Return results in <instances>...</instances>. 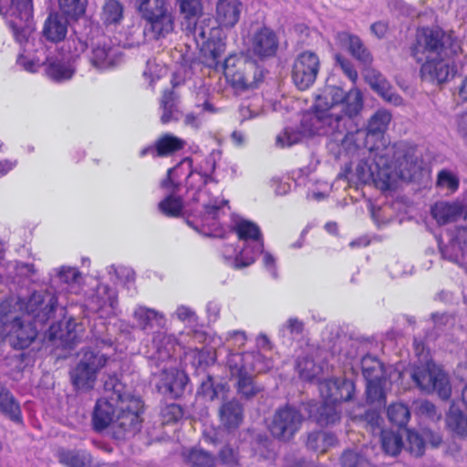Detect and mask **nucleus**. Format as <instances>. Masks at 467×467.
Returning a JSON list of instances; mask_svg holds the SVG:
<instances>
[{
    "label": "nucleus",
    "mask_w": 467,
    "mask_h": 467,
    "mask_svg": "<svg viewBox=\"0 0 467 467\" xmlns=\"http://www.w3.org/2000/svg\"><path fill=\"white\" fill-rule=\"evenodd\" d=\"M220 420L228 431L237 429L244 420L243 405L235 399L228 400L220 408Z\"/></svg>",
    "instance_id": "393cba45"
},
{
    "label": "nucleus",
    "mask_w": 467,
    "mask_h": 467,
    "mask_svg": "<svg viewBox=\"0 0 467 467\" xmlns=\"http://www.w3.org/2000/svg\"><path fill=\"white\" fill-rule=\"evenodd\" d=\"M360 420L365 424L366 428L373 433L382 431L380 429L382 419L377 410H367L360 418Z\"/></svg>",
    "instance_id": "69168bd1"
},
{
    "label": "nucleus",
    "mask_w": 467,
    "mask_h": 467,
    "mask_svg": "<svg viewBox=\"0 0 467 467\" xmlns=\"http://www.w3.org/2000/svg\"><path fill=\"white\" fill-rule=\"evenodd\" d=\"M89 60L92 66L99 69H109L122 62L123 53L119 46L114 45L108 37L102 36L96 43H92Z\"/></svg>",
    "instance_id": "2eb2a0df"
},
{
    "label": "nucleus",
    "mask_w": 467,
    "mask_h": 467,
    "mask_svg": "<svg viewBox=\"0 0 467 467\" xmlns=\"http://www.w3.org/2000/svg\"><path fill=\"white\" fill-rule=\"evenodd\" d=\"M187 461L192 467H213L216 459L210 452L194 448L189 451Z\"/></svg>",
    "instance_id": "3c124183"
},
{
    "label": "nucleus",
    "mask_w": 467,
    "mask_h": 467,
    "mask_svg": "<svg viewBox=\"0 0 467 467\" xmlns=\"http://www.w3.org/2000/svg\"><path fill=\"white\" fill-rule=\"evenodd\" d=\"M337 443V438L334 434L326 431L311 432L307 436L306 447L309 450L325 452L329 447Z\"/></svg>",
    "instance_id": "72a5a7b5"
},
{
    "label": "nucleus",
    "mask_w": 467,
    "mask_h": 467,
    "mask_svg": "<svg viewBox=\"0 0 467 467\" xmlns=\"http://www.w3.org/2000/svg\"><path fill=\"white\" fill-rule=\"evenodd\" d=\"M341 379H328L319 382L318 389L324 401L337 403L339 380Z\"/></svg>",
    "instance_id": "603ef678"
},
{
    "label": "nucleus",
    "mask_w": 467,
    "mask_h": 467,
    "mask_svg": "<svg viewBox=\"0 0 467 467\" xmlns=\"http://www.w3.org/2000/svg\"><path fill=\"white\" fill-rule=\"evenodd\" d=\"M157 156L163 157L171 155L182 149L185 145V141L172 134L166 133L160 137L156 141Z\"/></svg>",
    "instance_id": "e433bc0d"
},
{
    "label": "nucleus",
    "mask_w": 467,
    "mask_h": 467,
    "mask_svg": "<svg viewBox=\"0 0 467 467\" xmlns=\"http://www.w3.org/2000/svg\"><path fill=\"white\" fill-rule=\"evenodd\" d=\"M365 78L372 89L377 91L385 99L389 100L391 99L389 96V84L379 72L374 69H368L365 74Z\"/></svg>",
    "instance_id": "de8ad7c7"
},
{
    "label": "nucleus",
    "mask_w": 467,
    "mask_h": 467,
    "mask_svg": "<svg viewBox=\"0 0 467 467\" xmlns=\"http://www.w3.org/2000/svg\"><path fill=\"white\" fill-rule=\"evenodd\" d=\"M133 317L137 322V327L142 330L152 327V322L162 320L163 316L154 309L139 306L134 310Z\"/></svg>",
    "instance_id": "37998d69"
},
{
    "label": "nucleus",
    "mask_w": 467,
    "mask_h": 467,
    "mask_svg": "<svg viewBox=\"0 0 467 467\" xmlns=\"http://www.w3.org/2000/svg\"><path fill=\"white\" fill-rule=\"evenodd\" d=\"M448 428L461 437H467V415L460 409L451 406L446 416Z\"/></svg>",
    "instance_id": "c9c22d12"
},
{
    "label": "nucleus",
    "mask_w": 467,
    "mask_h": 467,
    "mask_svg": "<svg viewBox=\"0 0 467 467\" xmlns=\"http://www.w3.org/2000/svg\"><path fill=\"white\" fill-rule=\"evenodd\" d=\"M253 356V361L250 363V373L252 371L256 373H264L273 368L274 362L271 358H265L260 352H250Z\"/></svg>",
    "instance_id": "680f3d73"
},
{
    "label": "nucleus",
    "mask_w": 467,
    "mask_h": 467,
    "mask_svg": "<svg viewBox=\"0 0 467 467\" xmlns=\"http://www.w3.org/2000/svg\"><path fill=\"white\" fill-rule=\"evenodd\" d=\"M340 419V412L337 408V403L324 401L319 406L316 415V421L320 426H328L335 424Z\"/></svg>",
    "instance_id": "58836bf2"
},
{
    "label": "nucleus",
    "mask_w": 467,
    "mask_h": 467,
    "mask_svg": "<svg viewBox=\"0 0 467 467\" xmlns=\"http://www.w3.org/2000/svg\"><path fill=\"white\" fill-rule=\"evenodd\" d=\"M58 4L66 16L78 18L85 13L87 0H58Z\"/></svg>",
    "instance_id": "864d4df0"
},
{
    "label": "nucleus",
    "mask_w": 467,
    "mask_h": 467,
    "mask_svg": "<svg viewBox=\"0 0 467 467\" xmlns=\"http://www.w3.org/2000/svg\"><path fill=\"white\" fill-rule=\"evenodd\" d=\"M56 456L59 463L66 467H90L91 457L83 450L59 448Z\"/></svg>",
    "instance_id": "c85d7f7f"
},
{
    "label": "nucleus",
    "mask_w": 467,
    "mask_h": 467,
    "mask_svg": "<svg viewBox=\"0 0 467 467\" xmlns=\"http://www.w3.org/2000/svg\"><path fill=\"white\" fill-rule=\"evenodd\" d=\"M45 64L47 76L57 82L70 79L75 72L68 62L58 58H47Z\"/></svg>",
    "instance_id": "2f4dec72"
},
{
    "label": "nucleus",
    "mask_w": 467,
    "mask_h": 467,
    "mask_svg": "<svg viewBox=\"0 0 467 467\" xmlns=\"http://www.w3.org/2000/svg\"><path fill=\"white\" fill-rule=\"evenodd\" d=\"M336 40L342 47L348 48L349 53L360 63L364 65L372 63L373 57L371 53L358 36L342 31L337 33Z\"/></svg>",
    "instance_id": "412c9836"
},
{
    "label": "nucleus",
    "mask_w": 467,
    "mask_h": 467,
    "mask_svg": "<svg viewBox=\"0 0 467 467\" xmlns=\"http://www.w3.org/2000/svg\"><path fill=\"white\" fill-rule=\"evenodd\" d=\"M449 57L440 56V57L424 61L420 67L421 78L436 84L446 82L451 76H453V70L448 60Z\"/></svg>",
    "instance_id": "a211bd4d"
},
{
    "label": "nucleus",
    "mask_w": 467,
    "mask_h": 467,
    "mask_svg": "<svg viewBox=\"0 0 467 467\" xmlns=\"http://www.w3.org/2000/svg\"><path fill=\"white\" fill-rule=\"evenodd\" d=\"M387 415L390 422L398 427H404L410 418L409 408L403 403L391 404L387 410Z\"/></svg>",
    "instance_id": "09e8293b"
},
{
    "label": "nucleus",
    "mask_w": 467,
    "mask_h": 467,
    "mask_svg": "<svg viewBox=\"0 0 467 467\" xmlns=\"http://www.w3.org/2000/svg\"><path fill=\"white\" fill-rule=\"evenodd\" d=\"M279 47V39L274 30L267 26L256 29L250 37V49L260 58L274 57Z\"/></svg>",
    "instance_id": "f3484780"
},
{
    "label": "nucleus",
    "mask_w": 467,
    "mask_h": 467,
    "mask_svg": "<svg viewBox=\"0 0 467 467\" xmlns=\"http://www.w3.org/2000/svg\"><path fill=\"white\" fill-rule=\"evenodd\" d=\"M302 133L305 135L310 136L309 134L304 132L303 128L301 127V131L295 130L290 128H285L282 133L277 135L276 137V144L280 147H290L294 144L298 143L301 140Z\"/></svg>",
    "instance_id": "13d9d810"
},
{
    "label": "nucleus",
    "mask_w": 467,
    "mask_h": 467,
    "mask_svg": "<svg viewBox=\"0 0 467 467\" xmlns=\"http://www.w3.org/2000/svg\"><path fill=\"white\" fill-rule=\"evenodd\" d=\"M440 251L444 259L459 265H464L467 262V251H463L461 245L455 241L450 242L445 246H441Z\"/></svg>",
    "instance_id": "a18cd8bd"
},
{
    "label": "nucleus",
    "mask_w": 467,
    "mask_h": 467,
    "mask_svg": "<svg viewBox=\"0 0 467 467\" xmlns=\"http://www.w3.org/2000/svg\"><path fill=\"white\" fill-rule=\"evenodd\" d=\"M380 434L381 448L385 454L397 456L403 447L402 437L400 434L389 431H380Z\"/></svg>",
    "instance_id": "ea45409f"
},
{
    "label": "nucleus",
    "mask_w": 467,
    "mask_h": 467,
    "mask_svg": "<svg viewBox=\"0 0 467 467\" xmlns=\"http://www.w3.org/2000/svg\"><path fill=\"white\" fill-rule=\"evenodd\" d=\"M57 278L66 284H78L81 278L78 269L73 267H61L57 272Z\"/></svg>",
    "instance_id": "774afa93"
},
{
    "label": "nucleus",
    "mask_w": 467,
    "mask_h": 467,
    "mask_svg": "<svg viewBox=\"0 0 467 467\" xmlns=\"http://www.w3.org/2000/svg\"><path fill=\"white\" fill-rule=\"evenodd\" d=\"M223 67L226 78L237 90L254 88L262 78L256 63L244 56L231 55L225 57Z\"/></svg>",
    "instance_id": "0eeeda50"
},
{
    "label": "nucleus",
    "mask_w": 467,
    "mask_h": 467,
    "mask_svg": "<svg viewBox=\"0 0 467 467\" xmlns=\"http://www.w3.org/2000/svg\"><path fill=\"white\" fill-rule=\"evenodd\" d=\"M234 230L238 234L239 239L244 241L251 240L255 243L251 255H248L247 248H244L240 254L236 256L234 267L242 268L252 265L255 260V256L263 253L264 244L260 229L258 225L253 222L241 220L236 223Z\"/></svg>",
    "instance_id": "ddd939ff"
},
{
    "label": "nucleus",
    "mask_w": 467,
    "mask_h": 467,
    "mask_svg": "<svg viewBox=\"0 0 467 467\" xmlns=\"http://www.w3.org/2000/svg\"><path fill=\"white\" fill-rule=\"evenodd\" d=\"M391 120V115L388 110L379 109L375 112L368 123V133L378 135L383 133Z\"/></svg>",
    "instance_id": "c03bdc74"
},
{
    "label": "nucleus",
    "mask_w": 467,
    "mask_h": 467,
    "mask_svg": "<svg viewBox=\"0 0 467 467\" xmlns=\"http://www.w3.org/2000/svg\"><path fill=\"white\" fill-rule=\"evenodd\" d=\"M181 14L184 18L190 20L196 18L202 13V5L201 0H176Z\"/></svg>",
    "instance_id": "6e6d98bb"
},
{
    "label": "nucleus",
    "mask_w": 467,
    "mask_h": 467,
    "mask_svg": "<svg viewBox=\"0 0 467 467\" xmlns=\"http://www.w3.org/2000/svg\"><path fill=\"white\" fill-rule=\"evenodd\" d=\"M138 11L146 21V30L154 39L165 37L174 29V17L167 0H136Z\"/></svg>",
    "instance_id": "39448f33"
},
{
    "label": "nucleus",
    "mask_w": 467,
    "mask_h": 467,
    "mask_svg": "<svg viewBox=\"0 0 467 467\" xmlns=\"http://www.w3.org/2000/svg\"><path fill=\"white\" fill-rule=\"evenodd\" d=\"M320 67L317 55L312 51L300 53L294 61L292 79L300 90L307 89L317 79Z\"/></svg>",
    "instance_id": "f8f14e48"
},
{
    "label": "nucleus",
    "mask_w": 467,
    "mask_h": 467,
    "mask_svg": "<svg viewBox=\"0 0 467 467\" xmlns=\"http://www.w3.org/2000/svg\"><path fill=\"white\" fill-rule=\"evenodd\" d=\"M355 391V385L353 381L341 379L339 380V388L337 393V403L342 401H348L352 399V395Z\"/></svg>",
    "instance_id": "338daca9"
},
{
    "label": "nucleus",
    "mask_w": 467,
    "mask_h": 467,
    "mask_svg": "<svg viewBox=\"0 0 467 467\" xmlns=\"http://www.w3.org/2000/svg\"><path fill=\"white\" fill-rule=\"evenodd\" d=\"M420 169L415 148L398 142L375 152L370 163L359 161L356 176L362 183H373L381 191H387L393 189L399 180H412Z\"/></svg>",
    "instance_id": "f03ea898"
},
{
    "label": "nucleus",
    "mask_w": 467,
    "mask_h": 467,
    "mask_svg": "<svg viewBox=\"0 0 467 467\" xmlns=\"http://www.w3.org/2000/svg\"><path fill=\"white\" fill-rule=\"evenodd\" d=\"M372 451L373 448L368 445L360 449L346 450L340 460L342 467H374Z\"/></svg>",
    "instance_id": "cd10ccee"
},
{
    "label": "nucleus",
    "mask_w": 467,
    "mask_h": 467,
    "mask_svg": "<svg viewBox=\"0 0 467 467\" xmlns=\"http://www.w3.org/2000/svg\"><path fill=\"white\" fill-rule=\"evenodd\" d=\"M459 178L448 170H441L437 175V186L441 189L454 192L459 188Z\"/></svg>",
    "instance_id": "4d7b16f0"
},
{
    "label": "nucleus",
    "mask_w": 467,
    "mask_h": 467,
    "mask_svg": "<svg viewBox=\"0 0 467 467\" xmlns=\"http://www.w3.org/2000/svg\"><path fill=\"white\" fill-rule=\"evenodd\" d=\"M91 304L96 311L102 310L108 306L114 310L118 306L117 293L108 285L99 284L91 297Z\"/></svg>",
    "instance_id": "c756f323"
},
{
    "label": "nucleus",
    "mask_w": 467,
    "mask_h": 467,
    "mask_svg": "<svg viewBox=\"0 0 467 467\" xmlns=\"http://www.w3.org/2000/svg\"><path fill=\"white\" fill-rule=\"evenodd\" d=\"M363 108L362 94L357 88L346 93L341 88L329 86L317 96L313 110L304 114L302 128L309 135L326 136L343 142L358 130L355 118Z\"/></svg>",
    "instance_id": "f257e3e1"
},
{
    "label": "nucleus",
    "mask_w": 467,
    "mask_h": 467,
    "mask_svg": "<svg viewBox=\"0 0 467 467\" xmlns=\"http://www.w3.org/2000/svg\"><path fill=\"white\" fill-rule=\"evenodd\" d=\"M305 420L306 418L298 408L285 404L275 410L269 420L267 428L275 439L288 442L301 430Z\"/></svg>",
    "instance_id": "6e6552de"
},
{
    "label": "nucleus",
    "mask_w": 467,
    "mask_h": 467,
    "mask_svg": "<svg viewBox=\"0 0 467 467\" xmlns=\"http://www.w3.org/2000/svg\"><path fill=\"white\" fill-rule=\"evenodd\" d=\"M183 415L180 405L171 403L163 406L161 410V417L163 424L177 422Z\"/></svg>",
    "instance_id": "bf43d9fd"
},
{
    "label": "nucleus",
    "mask_w": 467,
    "mask_h": 467,
    "mask_svg": "<svg viewBox=\"0 0 467 467\" xmlns=\"http://www.w3.org/2000/svg\"><path fill=\"white\" fill-rule=\"evenodd\" d=\"M123 17V6L118 0H105L101 19L106 25L119 24Z\"/></svg>",
    "instance_id": "a19ab883"
},
{
    "label": "nucleus",
    "mask_w": 467,
    "mask_h": 467,
    "mask_svg": "<svg viewBox=\"0 0 467 467\" xmlns=\"http://www.w3.org/2000/svg\"><path fill=\"white\" fill-rule=\"evenodd\" d=\"M162 110L161 122L167 124L171 121H178L182 112L180 109V96L174 90H164L160 101Z\"/></svg>",
    "instance_id": "a878e982"
},
{
    "label": "nucleus",
    "mask_w": 467,
    "mask_h": 467,
    "mask_svg": "<svg viewBox=\"0 0 467 467\" xmlns=\"http://www.w3.org/2000/svg\"><path fill=\"white\" fill-rule=\"evenodd\" d=\"M227 385L223 383H216L212 376L208 375L206 379L203 380L200 387V392L207 397L209 400H213L219 398L221 392L226 390Z\"/></svg>",
    "instance_id": "5fc2aeb1"
},
{
    "label": "nucleus",
    "mask_w": 467,
    "mask_h": 467,
    "mask_svg": "<svg viewBox=\"0 0 467 467\" xmlns=\"http://www.w3.org/2000/svg\"><path fill=\"white\" fill-rule=\"evenodd\" d=\"M142 412L143 402L140 398L132 397L122 400L109 432L110 436L118 441L134 437L141 429Z\"/></svg>",
    "instance_id": "423d86ee"
},
{
    "label": "nucleus",
    "mask_w": 467,
    "mask_h": 467,
    "mask_svg": "<svg viewBox=\"0 0 467 467\" xmlns=\"http://www.w3.org/2000/svg\"><path fill=\"white\" fill-rule=\"evenodd\" d=\"M386 379L379 380H367V400L369 403L377 404L378 406H385L386 393L384 386Z\"/></svg>",
    "instance_id": "79ce46f5"
},
{
    "label": "nucleus",
    "mask_w": 467,
    "mask_h": 467,
    "mask_svg": "<svg viewBox=\"0 0 467 467\" xmlns=\"http://www.w3.org/2000/svg\"><path fill=\"white\" fill-rule=\"evenodd\" d=\"M250 352H230L227 358V365L232 377L239 378L250 374V363L253 361Z\"/></svg>",
    "instance_id": "473e14b6"
},
{
    "label": "nucleus",
    "mask_w": 467,
    "mask_h": 467,
    "mask_svg": "<svg viewBox=\"0 0 467 467\" xmlns=\"http://www.w3.org/2000/svg\"><path fill=\"white\" fill-rule=\"evenodd\" d=\"M7 338L15 348L23 349L30 346L37 335L36 324L26 317H15L11 322H4Z\"/></svg>",
    "instance_id": "dca6fc26"
},
{
    "label": "nucleus",
    "mask_w": 467,
    "mask_h": 467,
    "mask_svg": "<svg viewBox=\"0 0 467 467\" xmlns=\"http://www.w3.org/2000/svg\"><path fill=\"white\" fill-rule=\"evenodd\" d=\"M457 40L440 28L421 27L415 35L410 46V56L418 62L443 57H451L460 51Z\"/></svg>",
    "instance_id": "7ed1b4c3"
},
{
    "label": "nucleus",
    "mask_w": 467,
    "mask_h": 467,
    "mask_svg": "<svg viewBox=\"0 0 467 467\" xmlns=\"http://www.w3.org/2000/svg\"><path fill=\"white\" fill-rule=\"evenodd\" d=\"M187 163L189 168H192V161L185 159L175 167L169 169L167 171V177L161 182V188L170 192V194L159 203L160 210L167 216L176 217L181 214L183 208L182 199L176 197L177 193L181 189V180L179 171L182 169V166Z\"/></svg>",
    "instance_id": "9d476101"
},
{
    "label": "nucleus",
    "mask_w": 467,
    "mask_h": 467,
    "mask_svg": "<svg viewBox=\"0 0 467 467\" xmlns=\"http://www.w3.org/2000/svg\"><path fill=\"white\" fill-rule=\"evenodd\" d=\"M464 213L463 205L458 202H439L431 208V214L439 224L458 221Z\"/></svg>",
    "instance_id": "b1692460"
},
{
    "label": "nucleus",
    "mask_w": 467,
    "mask_h": 467,
    "mask_svg": "<svg viewBox=\"0 0 467 467\" xmlns=\"http://www.w3.org/2000/svg\"><path fill=\"white\" fill-rule=\"evenodd\" d=\"M416 385L423 391L437 392L442 400H448L451 393L448 376L431 361L416 366L411 374Z\"/></svg>",
    "instance_id": "1a4fd4ad"
},
{
    "label": "nucleus",
    "mask_w": 467,
    "mask_h": 467,
    "mask_svg": "<svg viewBox=\"0 0 467 467\" xmlns=\"http://www.w3.org/2000/svg\"><path fill=\"white\" fill-rule=\"evenodd\" d=\"M109 358L90 347L82 348L78 353V362L70 370V380L77 389L89 390L95 386L98 374L108 367Z\"/></svg>",
    "instance_id": "20e7f679"
},
{
    "label": "nucleus",
    "mask_w": 467,
    "mask_h": 467,
    "mask_svg": "<svg viewBox=\"0 0 467 467\" xmlns=\"http://www.w3.org/2000/svg\"><path fill=\"white\" fill-rule=\"evenodd\" d=\"M7 14L13 16L9 26L16 42L20 45L28 43L35 31L32 0H23L14 5Z\"/></svg>",
    "instance_id": "9b49d317"
},
{
    "label": "nucleus",
    "mask_w": 467,
    "mask_h": 467,
    "mask_svg": "<svg viewBox=\"0 0 467 467\" xmlns=\"http://www.w3.org/2000/svg\"><path fill=\"white\" fill-rule=\"evenodd\" d=\"M216 161L213 156L206 157L201 164L199 170H191L187 175L186 181L189 187L200 188L207 183L213 182V173L215 171Z\"/></svg>",
    "instance_id": "bb28decb"
},
{
    "label": "nucleus",
    "mask_w": 467,
    "mask_h": 467,
    "mask_svg": "<svg viewBox=\"0 0 467 467\" xmlns=\"http://www.w3.org/2000/svg\"><path fill=\"white\" fill-rule=\"evenodd\" d=\"M57 305V296L47 290L35 292L26 304V317L35 324L45 325L53 318Z\"/></svg>",
    "instance_id": "4468645a"
},
{
    "label": "nucleus",
    "mask_w": 467,
    "mask_h": 467,
    "mask_svg": "<svg viewBox=\"0 0 467 467\" xmlns=\"http://www.w3.org/2000/svg\"><path fill=\"white\" fill-rule=\"evenodd\" d=\"M67 18L58 13H51L44 22L42 35L51 43H58L66 38L67 34Z\"/></svg>",
    "instance_id": "5701e85b"
},
{
    "label": "nucleus",
    "mask_w": 467,
    "mask_h": 467,
    "mask_svg": "<svg viewBox=\"0 0 467 467\" xmlns=\"http://www.w3.org/2000/svg\"><path fill=\"white\" fill-rule=\"evenodd\" d=\"M0 410L15 421L21 420L19 405L2 383H0Z\"/></svg>",
    "instance_id": "4c0bfd02"
},
{
    "label": "nucleus",
    "mask_w": 467,
    "mask_h": 467,
    "mask_svg": "<svg viewBox=\"0 0 467 467\" xmlns=\"http://www.w3.org/2000/svg\"><path fill=\"white\" fill-rule=\"evenodd\" d=\"M243 10L241 0H218L215 20L221 28L231 29L239 22Z\"/></svg>",
    "instance_id": "6ab92c4d"
},
{
    "label": "nucleus",
    "mask_w": 467,
    "mask_h": 467,
    "mask_svg": "<svg viewBox=\"0 0 467 467\" xmlns=\"http://www.w3.org/2000/svg\"><path fill=\"white\" fill-rule=\"evenodd\" d=\"M363 377L367 380H379L386 379L383 364L375 357L367 355L361 359Z\"/></svg>",
    "instance_id": "f704fd0d"
},
{
    "label": "nucleus",
    "mask_w": 467,
    "mask_h": 467,
    "mask_svg": "<svg viewBox=\"0 0 467 467\" xmlns=\"http://www.w3.org/2000/svg\"><path fill=\"white\" fill-rule=\"evenodd\" d=\"M71 323H68L67 326V333L65 334L63 331L60 332L59 335H57L56 332H54V326L50 327V339L59 338L63 342L66 343L68 347H71L72 345L76 344L79 340V337L77 334L76 328L78 327L77 324H74V327L71 328Z\"/></svg>",
    "instance_id": "0e129e2a"
},
{
    "label": "nucleus",
    "mask_w": 467,
    "mask_h": 467,
    "mask_svg": "<svg viewBox=\"0 0 467 467\" xmlns=\"http://www.w3.org/2000/svg\"><path fill=\"white\" fill-rule=\"evenodd\" d=\"M236 388L238 393L244 399L250 400L263 390V388L257 385L251 374L237 378Z\"/></svg>",
    "instance_id": "8fccbe9b"
},
{
    "label": "nucleus",
    "mask_w": 467,
    "mask_h": 467,
    "mask_svg": "<svg viewBox=\"0 0 467 467\" xmlns=\"http://www.w3.org/2000/svg\"><path fill=\"white\" fill-rule=\"evenodd\" d=\"M107 370L102 376L103 388L104 391L109 394L106 399H109L112 401H116L117 403H121L122 400H128L131 397L126 396L123 393V386L120 383L118 375L115 371Z\"/></svg>",
    "instance_id": "7c9ffc66"
},
{
    "label": "nucleus",
    "mask_w": 467,
    "mask_h": 467,
    "mask_svg": "<svg viewBox=\"0 0 467 467\" xmlns=\"http://www.w3.org/2000/svg\"><path fill=\"white\" fill-rule=\"evenodd\" d=\"M296 369L300 379L306 381L314 380L322 371L319 365L310 358H302L297 360Z\"/></svg>",
    "instance_id": "49530a36"
},
{
    "label": "nucleus",
    "mask_w": 467,
    "mask_h": 467,
    "mask_svg": "<svg viewBox=\"0 0 467 467\" xmlns=\"http://www.w3.org/2000/svg\"><path fill=\"white\" fill-rule=\"evenodd\" d=\"M119 402L112 401L109 399L98 400L93 414L92 423L93 427L97 431H102L111 429L112 422L116 418L117 412L119 411Z\"/></svg>",
    "instance_id": "aec40b11"
},
{
    "label": "nucleus",
    "mask_w": 467,
    "mask_h": 467,
    "mask_svg": "<svg viewBox=\"0 0 467 467\" xmlns=\"http://www.w3.org/2000/svg\"><path fill=\"white\" fill-rule=\"evenodd\" d=\"M207 48L209 52L208 59H212V61L208 63L209 67H217L225 52V43L222 40H218L217 42H208Z\"/></svg>",
    "instance_id": "052dcab7"
},
{
    "label": "nucleus",
    "mask_w": 467,
    "mask_h": 467,
    "mask_svg": "<svg viewBox=\"0 0 467 467\" xmlns=\"http://www.w3.org/2000/svg\"><path fill=\"white\" fill-rule=\"evenodd\" d=\"M187 383L188 377L184 372L177 369H164L158 389L162 394L177 399L182 395Z\"/></svg>",
    "instance_id": "4be33fe9"
},
{
    "label": "nucleus",
    "mask_w": 467,
    "mask_h": 467,
    "mask_svg": "<svg viewBox=\"0 0 467 467\" xmlns=\"http://www.w3.org/2000/svg\"><path fill=\"white\" fill-rule=\"evenodd\" d=\"M408 447L407 450L415 457L423 455L425 450V441L422 436L418 432L408 431Z\"/></svg>",
    "instance_id": "e2e57ef3"
}]
</instances>
